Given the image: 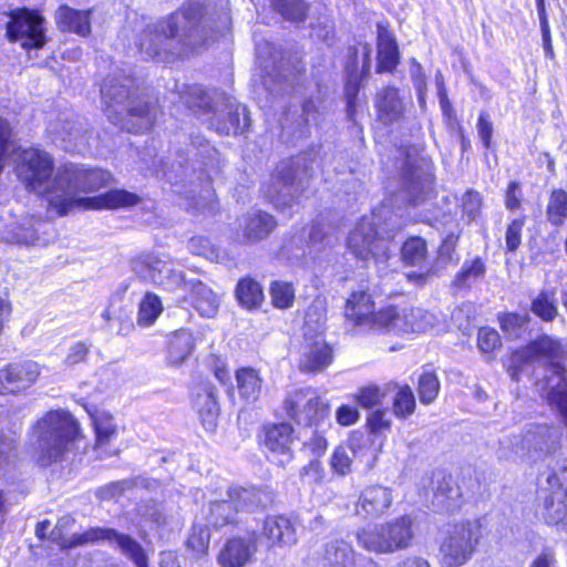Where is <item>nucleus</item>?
I'll return each instance as SVG.
<instances>
[{
    "label": "nucleus",
    "instance_id": "ea45409f",
    "mask_svg": "<svg viewBox=\"0 0 567 567\" xmlns=\"http://www.w3.org/2000/svg\"><path fill=\"white\" fill-rule=\"evenodd\" d=\"M547 220L556 227H560L567 220V192L555 188L550 192L546 206Z\"/></svg>",
    "mask_w": 567,
    "mask_h": 567
},
{
    "label": "nucleus",
    "instance_id": "412c9836",
    "mask_svg": "<svg viewBox=\"0 0 567 567\" xmlns=\"http://www.w3.org/2000/svg\"><path fill=\"white\" fill-rule=\"evenodd\" d=\"M247 107L236 101H227L224 109L214 113L210 126L219 134L237 135L249 126Z\"/></svg>",
    "mask_w": 567,
    "mask_h": 567
},
{
    "label": "nucleus",
    "instance_id": "13d9d810",
    "mask_svg": "<svg viewBox=\"0 0 567 567\" xmlns=\"http://www.w3.org/2000/svg\"><path fill=\"white\" fill-rule=\"evenodd\" d=\"M87 534V530L81 534H73L71 537H65L63 530L60 527H54L50 530L48 538L53 543L58 544L62 549L74 548L78 546H84L89 544H94L95 542H86L84 540V535Z\"/></svg>",
    "mask_w": 567,
    "mask_h": 567
},
{
    "label": "nucleus",
    "instance_id": "f3484780",
    "mask_svg": "<svg viewBox=\"0 0 567 567\" xmlns=\"http://www.w3.org/2000/svg\"><path fill=\"white\" fill-rule=\"evenodd\" d=\"M109 540L115 544L121 553L128 558L136 567H148L147 556L140 543L126 534L118 533L113 528L94 527L87 529L84 535L86 542Z\"/></svg>",
    "mask_w": 567,
    "mask_h": 567
},
{
    "label": "nucleus",
    "instance_id": "3c124183",
    "mask_svg": "<svg viewBox=\"0 0 567 567\" xmlns=\"http://www.w3.org/2000/svg\"><path fill=\"white\" fill-rule=\"evenodd\" d=\"M401 251L405 264L419 266L426 258V243L421 238H411L404 243Z\"/></svg>",
    "mask_w": 567,
    "mask_h": 567
},
{
    "label": "nucleus",
    "instance_id": "72a5a7b5",
    "mask_svg": "<svg viewBox=\"0 0 567 567\" xmlns=\"http://www.w3.org/2000/svg\"><path fill=\"white\" fill-rule=\"evenodd\" d=\"M332 349L323 339L309 343L300 359L299 369L303 372H321L332 362Z\"/></svg>",
    "mask_w": 567,
    "mask_h": 567
},
{
    "label": "nucleus",
    "instance_id": "cd10ccee",
    "mask_svg": "<svg viewBox=\"0 0 567 567\" xmlns=\"http://www.w3.org/2000/svg\"><path fill=\"white\" fill-rule=\"evenodd\" d=\"M243 240L245 243H257L267 238L277 227L275 218L265 212L248 213L243 223Z\"/></svg>",
    "mask_w": 567,
    "mask_h": 567
},
{
    "label": "nucleus",
    "instance_id": "69168bd1",
    "mask_svg": "<svg viewBox=\"0 0 567 567\" xmlns=\"http://www.w3.org/2000/svg\"><path fill=\"white\" fill-rule=\"evenodd\" d=\"M391 424V419L388 416L386 410L383 409H378L371 412L367 417V425L373 434H380L384 431H389Z\"/></svg>",
    "mask_w": 567,
    "mask_h": 567
},
{
    "label": "nucleus",
    "instance_id": "680f3d73",
    "mask_svg": "<svg viewBox=\"0 0 567 567\" xmlns=\"http://www.w3.org/2000/svg\"><path fill=\"white\" fill-rule=\"evenodd\" d=\"M216 154L215 147L209 142L197 135L192 138L189 148L187 150V156H192L196 161L206 163V159H212Z\"/></svg>",
    "mask_w": 567,
    "mask_h": 567
},
{
    "label": "nucleus",
    "instance_id": "aec40b11",
    "mask_svg": "<svg viewBox=\"0 0 567 567\" xmlns=\"http://www.w3.org/2000/svg\"><path fill=\"white\" fill-rule=\"evenodd\" d=\"M34 361L14 362L0 370V392H19L30 388L39 378Z\"/></svg>",
    "mask_w": 567,
    "mask_h": 567
},
{
    "label": "nucleus",
    "instance_id": "bf43d9fd",
    "mask_svg": "<svg viewBox=\"0 0 567 567\" xmlns=\"http://www.w3.org/2000/svg\"><path fill=\"white\" fill-rule=\"evenodd\" d=\"M528 322V315H519L515 312L505 313L499 317L502 330L507 333L509 338H517L522 329Z\"/></svg>",
    "mask_w": 567,
    "mask_h": 567
},
{
    "label": "nucleus",
    "instance_id": "f8f14e48",
    "mask_svg": "<svg viewBox=\"0 0 567 567\" xmlns=\"http://www.w3.org/2000/svg\"><path fill=\"white\" fill-rule=\"evenodd\" d=\"M282 408L287 416L300 425H318L329 415V404L308 386L288 392Z\"/></svg>",
    "mask_w": 567,
    "mask_h": 567
},
{
    "label": "nucleus",
    "instance_id": "2eb2a0df",
    "mask_svg": "<svg viewBox=\"0 0 567 567\" xmlns=\"http://www.w3.org/2000/svg\"><path fill=\"white\" fill-rule=\"evenodd\" d=\"M54 144L68 152H81L89 144L86 123L78 115L62 113L48 125Z\"/></svg>",
    "mask_w": 567,
    "mask_h": 567
},
{
    "label": "nucleus",
    "instance_id": "0eeeda50",
    "mask_svg": "<svg viewBox=\"0 0 567 567\" xmlns=\"http://www.w3.org/2000/svg\"><path fill=\"white\" fill-rule=\"evenodd\" d=\"M482 536L478 520L449 524L440 544L443 567H462L467 564L474 556Z\"/></svg>",
    "mask_w": 567,
    "mask_h": 567
},
{
    "label": "nucleus",
    "instance_id": "473e14b6",
    "mask_svg": "<svg viewBox=\"0 0 567 567\" xmlns=\"http://www.w3.org/2000/svg\"><path fill=\"white\" fill-rule=\"evenodd\" d=\"M192 293L193 305L203 317H214L219 308V297L200 280H186L183 284Z\"/></svg>",
    "mask_w": 567,
    "mask_h": 567
},
{
    "label": "nucleus",
    "instance_id": "5701e85b",
    "mask_svg": "<svg viewBox=\"0 0 567 567\" xmlns=\"http://www.w3.org/2000/svg\"><path fill=\"white\" fill-rule=\"evenodd\" d=\"M393 502L392 489L382 485L365 487L357 503V514L365 518H378L384 515Z\"/></svg>",
    "mask_w": 567,
    "mask_h": 567
},
{
    "label": "nucleus",
    "instance_id": "4c0bfd02",
    "mask_svg": "<svg viewBox=\"0 0 567 567\" xmlns=\"http://www.w3.org/2000/svg\"><path fill=\"white\" fill-rule=\"evenodd\" d=\"M360 439H363L361 434L353 435L350 439L349 446H338L334 450L331 456V466L336 473L343 476L351 472L353 458L360 452V450H358L359 444L357 443Z\"/></svg>",
    "mask_w": 567,
    "mask_h": 567
},
{
    "label": "nucleus",
    "instance_id": "20e7f679",
    "mask_svg": "<svg viewBox=\"0 0 567 567\" xmlns=\"http://www.w3.org/2000/svg\"><path fill=\"white\" fill-rule=\"evenodd\" d=\"M79 435V423L71 413L64 410L47 412L31 430L34 461L42 467L62 462Z\"/></svg>",
    "mask_w": 567,
    "mask_h": 567
},
{
    "label": "nucleus",
    "instance_id": "0e129e2a",
    "mask_svg": "<svg viewBox=\"0 0 567 567\" xmlns=\"http://www.w3.org/2000/svg\"><path fill=\"white\" fill-rule=\"evenodd\" d=\"M188 250L197 256H203L209 260L218 259V250L213 246L209 239L205 237H193L187 245Z\"/></svg>",
    "mask_w": 567,
    "mask_h": 567
},
{
    "label": "nucleus",
    "instance_id": "de8ad7c7",
    "mask_svg": "<svg viewBox=\"0 0 567 567\" xmlns=\"http://www.w3.org/2000/svg\"><path fill=\"white\" fill-rule=\"evenodd\" d=\"M92 421L96 434L95 447L102 449L116 435V425L112 415L104 412L92 415Z\"/></svg>",
    "mask_w": 567,
    "mask_h": 567
},
{
    "label": "nucleus",
    "instance_id": "1a4fd4ad",
    "mask_svg": "<svg viewBox=\"0 0 567 567\" xmlns=\"http://www.w3.org/2000/svg\"><path fill=\"white\" fill-rule=\"evenodd\" d=\"M54 163L52 156L39 148L23 150L17 164V175L25 187L37 194L48 195L49 204L55 194V176L53 175Z\"/></svg>",
    "mask_w": 567,
    "mask_h": 567
},
{
    "label": "nucleus",
    "instance_id": "b1692460",
    "mask_svg": "<svg viewBox=\"0 0 567 567\" xmlns=\"http://www.w3.org/2000/svg\"><path fill=\"white\" fill-rule=\"evenodd\" d=\"M262 535L269 542V548H286L298 543L296 524L287 516L274 515L265 519Z\"/></svg>",
    "mask_w": 567,
    "mask_h": 567
},
{
    "label": "nucleus",
    "instance_id": "c03bdc74",
    "mask_svg": "<svg viewBox=\"0 0 567 567\" xmlns=\"http://www.w3.org/2000/svg\"><path fill=\"white\" fill-rule=\"evenodd\" d=\"M434 502L444 511H454L462 504V493L460 487L454 485L451 481H442L439 483Z\"/></svg>",
    "mask_w": 567,
    "mask_h": 567
},
{
    "label": "nucleus",
    "instance_id": "e433bc0d",
    "mask_svg": "<svg viewBox=\"0 0 567 567\" xmlns=\"http://www.w3.org/2000/svg\"><path fill=\"white\" fill-rule=\"evenodd\" d=\"M237 388L245 400L256 401L261 393L262 379L252 368H241L236 372Z\"/></svg>",
    "mask_w": 567,
    "mask_h": 567
},
{
    "label": "nucleus",
    "instance_id": "a878e982",
    "mask_svg": "<svg viewBox=\"0 0 567 567\" xmlns=\"http://www.w3.org/2000/svg\"><path fill=\"white\" fill-rule=\"evenodd\" d=\"M193 402L204 427L207 431H214L219 416V404L217 401L216 388L212 384L200 385Z\"/></svg>",
    "mask_w": 567,
    "mask_h": 567
},
{
    "label": "nucleus",
    "instance_id": "6e6d98bb",
    "mask_svg": "<svg viewBox=\"0 0 567 567\" xmlns=\"http://www.w3.org/2000/svg\"><path fill=\"white\" fill-rule=\"evenodd\" d=\"M440 390V382L435 373L424 372L419 379V396L423 404L432 403Z\"/></svg>",
    "mask_w": 567,
    "mask_h": 567
},
{
    "label": "nucleus",
    "instance_id": "ddd939ff",
    "mask_svg": "<svg viewBox=\"0 0 567 567\" xmlns=\"http://www.w3.org/2000/svg\"><path fill=\"white\" fill-rule=\"evenodd\" d=\"M377 319L380 329L394 331L396 333H420L436 326L439 317L422 308L389 307L379 311Z\"/></svg>",
    "mask_w": 567,
    "mask_h": 567
},
{
    "label": "nucleus",
    "instance_id": "4468645a",
    "mask_svg": "<svg viewBox=\"0 0 567 567\" xmlns=\"http://www.w3.org/2000/svg\"><path fill=\"white\" fill-rule=\"evenodd\" d=\"M9 17L7 35L10 41L20 42L24 49H40L45 44L44 20L37 11L17 9Z\"/></svg>",
    "mask_w": 567,
    "mask_h": 567
},
{
    "label": "nucleus",
    "instance_id": "393cba45",
    "mask_svg": "<svg viewBox=\"0 0 567 567\" xmlns=\"http://www.w3.org/2000/svg\"><path fill=\"white\" fill-rule=\"evenodd\" d=\"M378 315L379 312H374V302L371 296L365 291H354L347 300L344 317L353 326L380 328Z\"/></svg>",
    "mask_w": 567,
    "mask_h": 567
},
{
    "label": "nucleus",
    "instance_id": "052dcab7",
    "mask_svg": "<svg viewBox=\"0 0 567 567\" xmlns=\"http://www.w3.org/2000/svg\"><path fill=\"white\" fill-rule=\"evenodd\" d=\"M17 437L14 433H0V472L16 458Z\"/></svg>",
    "mask_w": 567,
    "mask_h": 567
},
{
    "label": "nucleus",
    "instance_id": "39448f33",
    "mask_svg": "<svg viewBox=\"0 0 567 567\" xmlns=\"http://www.w3.org/2000/svg\"><path fill=\"white\" fill-rule=\"evenodd\" d=\"M561 439L558 426L529 424L518 435L505 436L499 441V455L513 462L525 457L539 458L553 453Z\"/></svg>",
    "mask_w": 567,
    "mask_h": 567
},
{
    "label": "nucleus",
    "instance_id": "864d4df0",
    "mask_svg": "<svg viewBox=\"0 0 567 567\" xmlns=\"http://www.w3.org/2000/svg\"><path fill=\"white\" fill-rule=\"evenodd\" d=\"M535 359L529 352L528 344L513 352L507 362V372L513 381H519L520 373H523L526 367L534 362Z\"/></svg>",
    "mask_w": 567,
    "mask_h": 567
},
{
    "label": "nucleus",
    "instance_id": "7ed1b4c3",
    "mask_svg": "<svg viewBox=\"0 0 567 567\" xmlns=\"http://www.w3.org/2000/svg\"><path fill=\"white\" fill-rule=\"evenodd\" d=\"M133 83L131 78L109 76L101 87V95L104 112L115 125L140 133L153 127L158 110L157 102L140 94Z\"/></svg>",
    "mask_w": 567,
    "mask_h": 567
},
{
    "label": "nucleus",
    "instance_id": "5fc2aeb1",
    "mask_svg": "<svg viewBox=\"0 0 567 567\" xmlns=\"http://www.w3.org/2000/svg\"><path fill=\"white\" fill-rule=\"evenodd\" d=\"M270 296L276 308L288 309L293 305L295 289L289 282L275 281L270 287Z\"/></svg>",
    "mask_w": 567,
    "mask_h": 567
},
{
    "label": "nucleus",
    "instance_id": "4be33fe9",
    "mask_svg": "<svg viewBox=\"0 0 567 567\" xmlns=\"http://www.w3.org/2000/svg\"><path fill=\"white\" fill-rule=\"evenodd\" d=\"M378 121L391 126L400 123L405 115L406 105L399 90L392 85L382 87L374 97Z\"/></svg>",
    "mask_w": 567,
    "mask_h": 567
},
{
    "label": "nucleus",
    "instance_id": "9d476101",
    "mask_svg": "<svg viewBox=\"0 0 567 567\" xmlns=\"http://www.w3.org/2000/svg\"><path fill=\"white\" fill-rule=\"evenodd\" d=\"M528 347L535 361L546 363L544 383L547 392L567 389V369L564 364L567 359V343L545 334L528 343Z\"/></svg>",
    "mask_w": 567,
    "mask_h": 567
},
{
    "label": "nucleus",
    "instance_id": "a211bd4d",
    "mask_svg": "<svg viewBox=\"0 0 567 567\" xmlns=\"http://www.w3.org/2000/svg\"><path fill=\"white\" fill-rule=\"evenodd\" d=\"M403 181L410 202L420 204L432 189L433 174L430 165L424 159H408L403 168Z\"/></svg>",
    "mask_w": 567,
    "mask_h": 567
},
{
    "label": "nucleus",
    "instance_id": "6ab92c4d",
    "mask_svg": "<svg viewBox=\"0 0 567 567\" xmlns=\"http://www.w3.org/2000/svg\"><path fill=\"white\" fill-rule=\"evenodd\" d=\"M257 551V536L250 534L246 537L236 536L226 540L221 547L217 561L220 567H246Z\"/></svg>",
    "mask_w": 567,
    "mask_h": 567
},
{
    "label": "nucleus",
    "instance_id": "338daca9",
    "mask_svg": "<svg viewBox=\"0 0 567 567\" xmlns=\"http://www.w3.org/2000/svg\"><path fill=\"white\" fill-rule=\"evenodd\" d=\"M501 344V338L496 330L482 328L477 333V346L483 352H491Z\"/></svg>",
    "mask_w": 567,
    "mask_h": 567
},
{
    "label": "nucleus",
    "instance_id": "58836bf2",
    "mask_svg": "<svg viewBox=\"0 0 567 567\" xmlns=\"http://www.w3.org/2000/svg\"><path fill=\"white\" fill-rule=\"evenodd\" d=\"M544 517L549 525L567 520V489L553 492L546 498Z\"/></svg>",
    "mask_w": 567,
    "mask_h": 567
},
{
    "label": "nucleus",
    "instance_id": "423d86ee",
    "mask_svg": "<svg viewBox=\"0 0 567 567\" xmlns=\"http://www.w3.org/2000/svg\"><path fill=\"white\" fill-rule=\"evenodd\" d=\"M312 168L306 156L281 162L265 186V194L277 208L291 206L307 187Z\"/></svg>",
    "mask_w": 567,
    "mask_h": 567
},
{
    "label": "nucleus",
    "instance_id": "f03ea898",
    "mask_svg": "<svg viewBox=\"0 0 567 567\" xmlns=\"http://www.w3.org/2000/svg\"><path fill=\"white\" fill-rule=\"evenodd\" d=\"M198 8L176 11L167 19L148 24L140 34L137 48L144 59L169 63L185 53L186 48L200 43Z\"/></svg>",
    "mask_w": 567,
    "mask_h": 567
},
{
    "label": "nucleus",
    "instance_id": "a18cd8bd",
    "mask_svg": "<svg viewBox=\"0 0 567 567\" xmlns=\"http://www.w3.org/2000/svg\"><path fill=\"white\" fill-rule=\"evenodd\" d=\"M163 311V305L159 297L153 292H147L138 306L137 324L141 327L152 326Z\"/></svg>",
    "mask_w": 567,
    "mask_h": 567
},
{
    "label": "nucleus",
    "instance_id": "f257e3e1",
    "mask_svg": "<svg viewBox=\"0 0 567 567\" xmlns=\"http://www.w3.org/2000/svg\"><path fill=\"white\" fill-rule=\"evenodd\" d=\"M112 181L110 172L104 169H85L74 164H65L55 173V194L51 197V206L60 215L68 214L75 207L84 208H118L130 207L137 203V196L123 189H111L96 197H82L80 193H91L106 186Z\"/></svg>",
    "mask_w": 567,
    "mask_h": 567
},
{
    "label": "nucleus",
    "instance_id": "7c9ffc66",
    "mask_svg": "<svg viewBox=\"0 0 567 567\" xmlns=\"http://www.w3.org/2000/svg\"><path fill=\"white\" fill-rule=\"evenodd\" d=\"M49 225L41 219L30 217L8 230L6 240L19 245H45L48 239L41 238L40 233L47 234Z\"/></svg>",
    "mask_w": 567,
    "mask_h": 567
},
{
    "label": "nucleus",
    "instance_id": "4d7b16f0",
    "mask_svg": "<svg viewBox=\"0 0 567 567\" xmlns=\"http://www.w3.org/2000/svg\"><path fill=\"white\" fill-rule=\"evenodd\" d=\"M210 533L206 525L194 524L187 540V547L197 555H205L208 551Z\"/></svg>",
    "mask_w": 567,
    "mask_h": 567
},
{
    "label": "nucleus",
    "instance_id": "dca6fc26",
    "mask_svg": "<svg viewBox=\"0 0 567 567\" xmlns=\"http://www.w3.org/2000/svg\"><path fill=\"white\" fill-rule=\"evenodd\" d=\"M134 274L144 281L164 286L167 289L179 287L185 278L182 272L175 271L169 260L162 259L153 254L141 255L132 262Z\"/></svg>",
    "mask_w": 567,
    "mask_h": 567
},
{
    "label": "nucleus",
    "instance_id": "603ef678",
    "mask_svg": "<svg viewBox=\"0 0 567 567\" xmlns=\"http://www.w3.org/2000/svg\"><path fill=\"white\" fill-rule=\"evenodd\" d=\"M275 9L287 20L302 21L308 6L303 0H272Z\"/></svg>",
    "mask_w": 567,
    "mask_h": 567
},
{
    "label": "nucleus",
    "instance_id": "37998d69",
    "mask_svg": "<svg viewBox=\"0 0 567 567\" xmlns=\"http://www.w3.org/2000/svg\"><path fill=\"white\" fill-rule=\"evenodd\" d=\"M395 388L396 384L393 383H389L384 388L375 384H369L359 388L353 394V399L361 408L370 410L381 404L386 393L391 391V389Z\"/></svg>",
    "mask_w": 567,
    "mask_h": 567
},
{
    "label": "nucleus",
    "instance_id": "bb28decb",
    "mask_svg": "<svg viewBox=\"0 0 567 567\" xmlns=\"http://www.w3.org/2000/svg\"><path fill=\"white\" fill-rule=\"evenodd\" d=\"M293 429L289 423L272 424L265 429L264 444L274 454L281 455L284 461L292 458L291 444Z\"/></svg>",
    "mask_w": 567,
    "mask_h": 567
},
{
    "label": "nucleus",
    "instance_id": "f704fd0d",
    "mask_svg": "<svg viewBox=\"0 0 567 567\" xmlns=\"http://www.w3.org/2000/svg\"><path fill=\"white\" fill-rule=\"evenodd\" d=\"M227 495L234 502L237 512H254L270 502L269 493L257 487H230Z\"/></svg>",
    "mask_w": 567,
    "mask_h": 567
},
{
    "label": "nucleus",
    "instance_id": "9b49d317",
    "mask_svg": "<svg viewBox=\"0 0 567 567\" xmlns=\"http://www.w3.org/2000/svg\"><path fill=\"white\" fill-rule=\"evenodd\" d=\"M374 216H364L349 233L348 250L359 260L372 257L378 265H383L391 256L390 243L377 231Z\"/></svg>",
    "mask_w": 567,
    "mask_h": 567
},
{
    "label": "nucleus",
    "instance_id": "8fccbe9b",
    "mask_svg": "<svg viewBox=\"0 0 567 567\" xmlns=\"http://www.w3.org/2000/svg\"><path fill=\"white\" fill-rule=\"evenodd\" d=\"M414 393L409 385L399 388L393 401V414L399 419H406L415 411Z\"/></svg>",
    "mask_w": 567,
    "mask_h": 567
},
{
    "label": "nucleus",
    "instance_id": "49530a36",
    "mask_svg": "<svg viewBox=\"0 0 567 567\" xmlns=\"http://www.w3.org/2000/svg\"><path fill=\"white\" fill-rule=\"evenodd\" d=\"M485 271L486 266L481 258L476 257L473 260H466L455 276L454 285L458 288L470 287L475 281L483 278Z\"/></svg>",
    "mask_w": 567,
    "mask_h": 567
},
{
    "label": "nucleus",
    "instance_id": "c85d7f7f",
    "mask_svg": "<svg viewBox=\"0 0 567 567\" xmlns=\"http://www.w3.org/2000/svg\"><path fill=\"white\" fill-rule=\"evenodd\" d=\"M91 10H76L69 6H60L55 12V21L61 31L86 37L91 33Z\"/></svg>",
    "mask_w": 567,
    "mask_h": 567
},
{
    "label": "nucleus",
    "instance_id": "a19ab883",
    "mask_svg": "<svg viewBox=\"0 0 567 567\" xmlns=\"http://www.w3.org/2000/svg\"><path fill=\"white\" fill-rule=\"evenodd\" d=\"M236 297L239 303L248 309L258 308L264 300L261 286L254 279H241L236 288Z\"/></svg>",
    "mask_w": 567,
    "mask_h": 567
},
{
    "label": "nucleus",
    "instance_id": "09e8293b",
    "mask_svg": "<svg viewBox=\"0 0 567 567\" xmlns=\"http://www.w3.org/2000/svg\"><path fill=\"white\" fill-rule=\"evenodd\" d=\"M155 481H148L144 477H136L135 480H123L113 482L101 487L97 492V495L101 499H111L122 495L125 491L131 489L135 486H145L151 487V485H155Z\"/></svg>",
    "mask_w": 567,
    "mask_h": 567
},
{
    "label": "nucleus",
    "instance_id": "e2e57ef3",
    "mask_svg": "<svg viewBox=\"0 0 567 567\" xmlns=\"http://www.w3.org/2000/svg\"><path fill=\"white\" fill-rule=\"evenodd\" d=\"M532 311L544 321H553L558 313L554 301L544 292L539 293L532 302Z\"/></svg>",
    "mask_w": 567,
    "mask_h": 567
},
{
    "label": "nucleus",
    "instance_id": "774afa93",
    "mask_svg": "<svg viewBox=\"0 0 567 567\" xmlns=\"http://www.w3.org/2000/svg\"><path fill=\"white\" fill-rule=\"evenodd\" d=\"M462 204L464 214L470 220H474L481 212L482 196L475 190H467L463 196Z\"/></svg>",
    "mask_w": 567,
    "mask_h": 567
},
{
    "label": "nucleus",
    "instance_id": "c9c22d12",
    "mask_svg": "<svg viewBox=\"0 0 567 567\" xmlns=\"http://www.w3.org/2000/svg\"><path fill=\"white\" fill-rule=\"evenodd\" d=\"M323 567H354V550L344 540L333 539L324 545Z\"/></svg>",
    "mask_w": 567,
    "mask_h": 567
},
{
    "label": "nucleus",
    "instance_id": "c756f323",
    "mask_svg": "<svg viewBox=\"0 0 567 567\" xmlns=\"http://www.w3.org/2000/svg\"><path fill=\"white\" fill-rule=\"evenodd\" d=\"M377 72H393L399 64L400 53L394 35L382 24H378Z\"/></svg>",
    "mask_w": 567,
    "mask_h": 567
},
{
    "label": "nucleus",
    "instance_id": "79ce46f5",
    "mask_svg": "<svg viewBox=\"0 0 567 567\" xmlns=\"http://www.w3.org/2000/svg\"><path fill=\"white\" fill-rule=\"evenodd\" d=\"M237 514L234 502L228 497L225 501L210 503L207 520L214 528H220L236 523Z\"/></svg>",
    "mask_w": 567,
    "mask_h": 567
},
{
    "label": "nucleus",
    "instance_id": "2f4dec72",
    "mask_svg": "<svg viewBox=\"0 0 567 567\" xmlns=\"http://www.w3.org/2000/svg\"><path fill=\"white\" fill-rule=\"evenodd\" d=\"M195 349V339L190 331L181 329L168 337L166 363L172 368L181 367Z\"/></svg>",
    "mask_w": 567,
    "mask_h": 567
},
{
    "label": "nucleus",
    "instance_id": "6e6552de",
    "mask_svg": "<svg viewBox=\"0 0 567 567\" xmlns=\"http://www.w3.org/2000/svg\"><path fill=\"white\" fill-rule=\"evenodd\" d=\"M413 536L410 516H401L357 534L359 544L375 554H392L405 549L411 545Z\"/></svg>",
    "mask_w": 567,
    "mask_h": 567
}]
</instances>
